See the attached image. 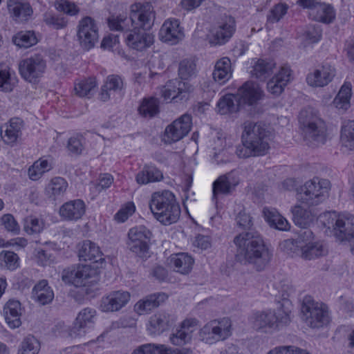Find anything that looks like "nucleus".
I'll list each match as a JSON object with an SVG mask.
<instances>
[{
  "mask_svg": "<svg viewBox=\"0 0 354 354\" xmlns=\"http://www.w3.org/2000/svg\"><path fill=\"white\" fill-rule=\"evenodd\" d=\"M234 243L236 247V259L241 263H252L258 270H261L270 260L269 250L257 231L239 234L234 238Z\"/></svg>",
  "mask_w": 354,
  "mask_h": 354,
  "instance_id": "f257e3e1",
  "label": "nucleus"
},
{
  "mask_svg": "<svg viewBox=\"0 0 354 354\" xmlns=\"http://www.w3.org/2000/svg\"><path fill=\"white\" fill-rule=\"evenodd\" d=\"M270 131L264 124L247 120L243 124L242 145L236 147L239 158H247L266 155L270 149Z\"/></svg>",
  "mask_w": 354,
  "mask_h": 354,
  "instance_id": "f03ea898",
  "label": "nucleus"
},
{
  "mask_svg": "<svg viewBox=\"0 0 354 354\" xmlns=\"http://www.w3.org/2000/svg\"><path fill=\"white\" fill-rule=\"evenodd\" d=\"M155 19V13L151 4L136 3L131 6L129 17L120 15L111 17L108 20L109 26L112 30L128 32L134 28H151Z\"/></svg>",
  "mask_w": 354,
  "mask_h": 354,
  "instance_id": "7ed1b4c3",
  "label": "nucleus"
},
{
  "mask_svg": "<svg viewBox=\"0 0 354 354\" xmlns=\"http://www.w3.org/2000/svg\"><path fill=\"white\" fill-rule=\"evenodd\" d=\"M149 206L154 217L165 225L177 222L180 218L179 204L174 194L169 190L154 192Z\"/></svg>",
  "mask_w": 354,
  "mask_h": 354,
  "instance_id": "20e7f679",
  "label": "nucleus"
},
{
  "mask_svg": "<svg viewBox=\"0 0 354 354\" xmlns=\"http://www.w3.org/2000/svg\"><path fill=\"white\" fill-rule=\"evenodd\" d=\"M299 121L304 138L315 146L324 145L327 139V127L319 115L312 111L304 110L299 113Z\"/></svg>",
  "mask_w": 354,
  "mask_h": 354,
  "instance_id": "39448f33",
  "label": "nucleus"
},
{
  "mask_svg": "<svg viewBox=\"0 0 354 354\" xmlns=\"http://www.w3.org/2000/svg\"><path fill=\"white\" fill-rule=\"evenodd\" d=\"M329 189V180L314 178L300 187L297 199L308 206L317 205L324 200Z\"/></svg>",
  "mask_w": 354,
  "mask_h": 354,
  "instance_id": "423d86ee",
  "label": "nucleus"
},
{
  "mask_svg": "<svg viewBox=\"0 0 354 354\" xmlns=\"http://www.w3.org/2000/svg\"><path fill=\"white\" fill-rule=\"evenodd\" d=\"M301 310L303 319L311 328H321L329 322L327 306L310 296L304 297Z\"/></svg>",
  "mask_w": 354,
  "mask_h": 354,
  "instance_id": "0eeeda50",
  "label": "nucleus"
},
{
  "mask_svg": "<svg viewBox=\"0 0 354 354\" xmlns=\"http://www.w3.org/2000/svg\"><path fill=\"white\" fill-rule=\"evenodd\" d=\"M232 322L229 318L214 319L207 323L199 332V338L206 344H212L228 338L232 333Z\"/></svg>",
  "mask_w": 354,
  "mask_h": 354,
  "instance_id": "6e6552de",
  "label": "nucleus"
},
{
  "mask_svg": "<svg viewBox=\"0 0 354 354\" xmlns=\"http://www.w3.org/2000/svg\"><path fill=\"white\" fill-rule=\"evenodd\" d=\"M288 312L279 308L276 312L272 310L259 311L253 314L252 323L256 329L276 328L290 322Z\"/></svg>",
  "mask_w": 354,
  "mask_h": 354,
  "instance_id": "1a4fd4ad",
  "label": "nucleus"
},
{
  "mask_svg": "<svg viewBox=\"0 0 354 354\" xmlns=\"http://www.w3.org/2000/svg\"><path fill=\"white\" fill-rule=\"evenodd\" d=\"M46 62L40 54H34L19 62L21 77L29 82H36L46 71Z\"/></svg>",
  "mask_w": 354,
  "mask_h": 354,
  "instance_id": "9d476101",
  "label": "nucleus"
},
{
  "mask_svg": "<svg viewBox=\"0 0 354 354\" xmlns=\"http://www.w3.org/2000/svg\"><path fill=\"white\" fill-rule=\"evenodd\" d=\"M194 88L187 82L178 79L168 81L160 91V95L165 100H170L171 102L178 103L183 100H187Z\"/></svg>",
  "mask_w": 354,
  "mask_h": 354,
  "instance_id": "9b49d317",
  "label": "nucleus"
},
{
  "mask_svg": "<svg viewBox=\"0 0 354 354\" xmlns=\"http://www.w3.org/2000/svg\"><path fill=\"white\" fill-rule=\"evenodd\" d=\"M151 238V232L143 225L136 226L128 232V248L139 257H145Z\"/></svg>",
  "mask_w": 354,
  "mask_h": 354,
  "instance_id": "f8f14e48",
  "label": "nucleus"
},
{
  "mask_svg": "<svg viewBox=\"0 0 354 354\" xmlns=\"http://www.w3.org/2000/svg\"><path fill=\"white\" fill-rule=\"evenodd\" d=\"M77 36L82 48L88 50L98 41V27L93 19L86 17L79 21Z\"/></svg>",
  "mask_w": 354,
  "mask_h": 354,
  "instance_id": "ddd939ff",
  "label": "nucleus"
},
{
  "mask_svg": "<svg viewBox=\"0 0 354 354\" xmlns=\"http://www.w3.org/2000/svg\"><path fill=\"white\" fill-rule=\"evenodd\" d=\"M192 117L189 114H184L168 125L164 134V141L166 143H172L183 139L192 129Z\"/></svg>",
  "mask_w": 354,
  "mask_h": 354,
  "instance_id": "4468645a",
  "label": "nucleus"
},
{
  "mask_svg": "<svg viewBox=\"0 0 354 354\" xmlns=\"http://www.w3.org/2000/svg\"><path fill=\"white\" fill-rule=\"evenodd\" d=\"M96 311L90 308H86L81 310L69 328L68 335L71 338H80L84 337L87 331L93 327Z\"/></svg>",
  "mask_w": 354,
  "mask_h": 354,
  "instance_id": "2eb2a0df",
  "label": "nucleus"
},
{
  "mask_svg": "<svg viewBox=\"0 0 354 354\" xmlns=\"http://www.w3.org/2000/svg\"><path fill=\"white\" fill-rule=\"evenodd\" d=\"M336 70L328 63H323L306 76L308 85L312 87H324L334 78Z\"/></svg>",
  "mask_w": 354,
  "mask_h": 354,
  "instance_id": "dca6fc26",
  "label": "nucleus"
},
{
  "mask_svg": "<svg viewBox=\"0 0 354 354\" xmlns=\"http://www.w3.org/2000/svg\"><path fill=\"white\" fill-rule=\"evenodd\" d=\"M235 95L238 99L237 102H239L241 105L252 106L263 97V92L258 84L247 81L239 88Z\"/></svg>",
  "mask_w": 354,
  "mask_h": 354,
  "instance_id": "f3484780",
  "label": "nucleus"
},
{
  "mask_svg": "<svg viewBox=\"0 0 354 354\" xmlns=\"http://www.w3.org/2000/svg\"><path fill=\"white\" fill-rule=\"evenodd\" d=\"M130 297L127 291H113L102 298L100 308L104 313L118 311L129 302Z\"/></svg>",
  "mask_w": 354,
  "mask_h": 354,
  "instance_id": "a211bd4d",
  "label": "nucleus"
},
{
  "mask_svg": "<svg viewBox=\"0 0 354 354\" xmlns=\"http://www.w3.org/2000/svg\"><path fill=\"white\" fill-rule=\"evenodd\" d=\"M150 28H134L126 37V42L129 47L136 50H143L149 48L153 43L154 36L147 32Z\"/></svg>",
  "mask_w": 354,
  "mask_h": 354,
  "instance_id": "6ab92c4d",
  "label": "nucleus"
},
{
  "mask_svg": "<svg viewBox=\"0 0 354 354\" xmlns=\"http://www.w3.org/2000/svg\"><path fill=\"white\" fill-rule=\"evenodd\" d=\"M234 31V22L229 18L212 26L209 33V42L214 45H223L229 41Z\"/></svg>",
  "mask_w": 354,
  "mask_h": 354,
  "instance_id": "aec40b11",
  "label": "nucleus"
},
{
  "mask_svg": "<svg viewBox=\"0 0 354 354\" xmlns=\"http://www.w3.org/2000/svg\"><path fill=\"white\" fill-rule=\"evenodd\" d=\"M3 315L10 328H19L21 325L22 315V308L19 301L9 299L4 305Z\"/></svg>",
  "mask_w": 354,
  "mask_h": 354,
  "instance_id": "412c9836",
  "label": "nucleus"
},
{
  "mask_svg": "<svg viewBox=\"0 0 354 354\" xmlns=\"http://www.w3.org/2000/svg\"><path fill=\"white\" fill-rule=\"evenodd\" d=\"M159 36L164 42L171 44L178 43L183 36L179 21L177 19L165 21L160 30Z\"/></svg>",
  "mask_w": 354,
  "mask_h": 354,
  "instance_id": "4be33fe9",
  "label": "nucleus"
},
{
  "mask_svg": "<svg viewBox=\"0 0 354 354\" xmlns=\"http://www.w3.org/2000/svg\"><path fill=\"white\" fill-rule=\"evenodd\" d=\"M85 211L84 201L77 199L64 203L59 208V215L66 221H77L82 217Z\"/></svg>",
  "mask_w": 354,
  "mask_h": 354,
  "instance_id": "5701e85b",
  "label": "nucleus"
},
{
  "mask_svg": "<svg viewBox=\"0 0 354 354\" xmlns=\"http://www.w3.org/2000/svg\"><path fill=\"white\" fill-rule=\"evenodd\" d=\"M8 12L16 21H26L32 14L29 3L24 0H7Z\"/></svg>",
  "mask_w": 354,
  "mask_h": 354,
  "instance_id": "b1692460",
  "label": "nucleus"
},
{
  "mask_svg": "<svg viewBox=\"0 0 354 354\" xmlns=\"http://www.w3.org/2000/svg\"><path fill=\"white\" fill-rule=\"evenodd\" d=\"M168 296L164 292H156L149 295L138 301L134 306L135 311L139 315L149 313L153 308L164 303Z\"/></svg>",
  "mask_w": 354,
  "mask_h": 354,
  "instance_id": "393cba45",
  "label": "nucleus"
},
{
  "mask_svg": "<svg viewBox=\"0 0 354 354\" xmlns=\"http://www.w3.org/2000/svg\"><path fill=\"white\" fill-rule=\"evenodd\" d=\"M174 321V315L166 312H158L150 317L147 329L151 334L162 333L171 326Z\"/></svg>",
  "mask_w": 354,
  "mask_h": 354,
  "instance_id": "a878e982",
  "label": "nucleus"
},
{
  "mask_svg": "<svg viewBox=\"0 0 354 354\" xmlns=\"http://www.w3.org/2000/svg\"><path fill=\"white\" fill-rule=\"evenodd\" d=\"M239 184L238 177L234 171L221 176L213 183V198L218 194H228Z\"/></svg>",
  "mask_w": 354,
  "mask_h": 354,
  "instance_id": "bb28decb",
  "label": "nucleus"
},
{
  "mask_svg": "<svg viewBox=\"0 0 354 354\" xmlns=\"http://www.w3.org/2000/svg\"><path fill=\"white\" fill-rule=\"evenodd\" d=\"M313 238V232L308 229L301 231L297 239H287L281 244L282 249L288 254L301 257V248L305 241L310 240Z\"/></svg>",
  "mask_w": 354,
  "mask_h": 354,
  "instance_id": "cd10ccee",
  "label": "nucleus"
},
{
  "mask_svg": "<svg viewBox=\"0 0 354 354\" xmlns=\"http://www.w3.org/2000/svg\"><path fill=\"white\" fill-rule=\"evenodd\" d=\"M290 70L287 66H282L280 71L268 82L267 88L274 95H279L290 81Z\"/></svg>",
  "mask_w": 354,
  "mask_h": 354,
  "instance_id": "c85d7f7f",
  "label": "nucleus"
},
{
  "mask_svg": "<svg viewBox=\"0 0 354 354\" xmlns=\"http://www.w3.org/2000/svg\"><path fill=\"white\" fill-rule=\"evenodd\" d=\"M32 299L42 306L52 302L54 292L46 280H41L35 284L32 290Z\"/></svg>",
  "mask_w": 354,
  "mask_h": 354,
  "instance_id": "c756f323",
  "label": "nucleus"
},
{
  "mask_svg": "<svg viewBox=\"0 0 354 354\" xmlns=\"http://www.w3.org/2000/svg\"><path fill=\"white\" fill-rule=\"evenodd\" d=\"M78 257L81 261L98 262L102 260V253L95 243L85 240L79 244Z\"/></svg>",
  "mask_w": 354,
  "mask_h": 354,
  "instance_id": "7c9ffc66",
  "label": "nucleus"
},
{
  "mask_svg": "<svg viewBox=\"0 0 354 354\" xmlns=\"http://www.w3.org/2000/svg\"><path fill=\"white\" fill-rule=\"evenodd\" d=\"M334 235L342 242L354 239V217L341 216L334 230Z\"/></svg>",
  "mask_w": 354,
  "mask_h": 354,
  "instance_id": "2f4dec72",
  "label": "nucleus"
},
{
  "mask_svg": "<svg viewBox=\"0 0 354 354\" xmlns=\"http://www.w3.org/2000/svg\"><path fill=\"white\" fill-rule=\"evenodd\" d=\"M23 121L18 118H12L9 124H6L1 129V138L7 144L15 143L21 135Z\"/></svg>",
  "mask_w": 354,
  "mask_h": 354,
  "instance_id": "473e14b6",
  "label": "nucleus"
},
{
  "mask_svg": "<svg viewBox=\"0 0 354 354\" xmlns=\"http://www.w3.org/2000/svg\"><path fill=\"white\" fill-rule=\"evenodd\" d=\"M232 75L231 61L228 57H223L218 59L214 66L212 77L215 82L219 84L227 82Z\"/></svg>",
  "mask_w": 354,
  "mask_h": 354,
  "instance_id": "72a5a7b5",
  "label": "nucleus"
},
{
  "mask_svg": "<svg viewBox=\"0 0 354 354\" xmlns=\"http://www.w3.org/2000/svg\"><path fill=\"white\" fill-rule=\"evenodd\" d=\"M124 88L123 80L119 75H109L104 85L101 87L99 99L102 102L108 101L111 97V92H120Z\"/></svg>",
  "mask_w": 354,
  "mask_h": 354,
  "instance_id": "f704fd0d",
  "label": "nucleus"
},
{
  "mask_svg": "<svg viewBox=\"0 0 354 354\" xmlns=\"http://www.w3.org/2000/svg\"><path fill=\"white\" fill-rule=\"evenodd\" d=\"M163 178L162 173L153 165H145L137 174L136 180L139 185H146L160 181Z\"/></svg>",
  "mask_w": 354,
  "mask_h": 354,
  "instance_id": "c9c22d12",
  "label": "nucleus"
},
{
  "mask_svg": "<svg viewBox=\"0 0 354 354\" xmlns=\"http://www.w3.org/2000/svg\"><path fill=\"white\" fill-rule=\"evenodd\" d=\"M276 64L272 59H259L254 64L250 73L261 81L266 80L273 73Z\"/></svg>",
  "mask_w": 354,
  "mask_h": 354,
  "instance_id": "e433bc0d",
  "label": "nucleus"
},
{
  "mask_svg": "<svg viewBox=\"0 0 354 354\" xmlns=\"http://www.w3.org/2000/svg\"><path fill=\"white\" fill-rule=\"evenodd\" d=\"M68 187L67 181L62 177H55L51 179L46 187V196L53 200L64 194Z\"/></svg>",
  "mask_w": 354,
  "mask_h": 354,
  "instance_id": "4c0bfd02",
  "label": "nucleus"
},
{
  "mask_svg": "<svg viewBox=\"0 0 354 354\" xmlns=\"http://www.w3.org/2000/svg\"><path fill=\"white\" fill-rule=\"evenodd\" d=\"M170 263L174 267L176 272L187 274L192 270L194 259L187 254L179 253L171 256Z\"/></svg>",
  "mask_w": 354,
  "mask_h": 354,
  "instance_id": "58836bf2",
  "label": "nucleus"
},
{
  "mask_svg": "<svg viewBox=\"0 0 354 354\" xmlns=\"http://www.w3.org/2000/svg\"><path fill=\"white\" fill-rule=\"evenodd\" d=\"M263 213L266 221L269 225L281 231H287L290 228V224L288 221L279 214L275 209H270L265 207Z\"/></svg>",
  "mask_w": 354,
  "mask_h": 354,
  "instance_id": "ea45409f",
  "label": "nucleus"
},
{
  "mask_svg": "<svg viewBox=\"0 0 354 354\" xmlns=\"http://www.w3.org/2000/svg\"><path fill=\"white\" fill-rule=\"evenodd\" d=\"M237 100L235 94L230 93L223 96L217 102L218 112L222 115L237 112L241 106Z\"/></svg>",
  "mask_w": 354,
  "mask_h": 354,
  "instance_id": "a19ab883",
  "label": "nucleus"
},
{
  "mask_svg": "<svg viewBox=\"0 0 354 354\" xmlns=\"http://www.w3.org/2000/svg\"><path fill=\"white\" fill-rule=\"evenodd\" d=\"M327 250L319 243L304 242L301 257L305 260H313L326 255Z\"/></svg>",
  "mask_w": 354,
  "mask_h": 354,
  "instance_id": "79ce46f5",
  "label": "nucleus"
},
{
  "mask_svg": "<svg viewBox=\"0 0 354 354\" xmlns=\"http://www.w3.org/2000/svg\"><path fill=\"white\" fill-rule=\"evenodd\" d=\"M340 142L348 150H354V120H347L342 123Z\"/></svg>",
  "mask_w": 354,
  "mask_h": 354,
  "instance_id": "37998d69",
  "label": "nucleus"
},
{
  "mask_svg": "<svg viewBox=\"0 0 354 354\" xmlns=\"http://www.w3.org/2000/svg\"><path fill=\"white\" fill-rule=\"evenodd\" d=\"M292 213L295 225L302 228H306L313 221L315 217L310 210L304 209L301 205L295 206Z\"/></svg>",
  "mask_w": 354,
  "mask_h": 354,
  "instance_id": "c03bdc74",
  "label": "nucleus"
},
{
  "mask_svg": "<svg viewBox=\"0 0 354 354\" xmlns=\"http://www.w3.org/2000/svg\"><path fill=\"white\" fill-rule=\"evenodd\" d=\"M12 41L19 48H28L37 44L38 39L34 31L21 30L12 37Z\"/></svg>",
  "mask_w": 354,
  "mask_h": 354,
  "instance_id": "a18cd8bd",
  "label": "nucleus"
},
{
  "mask_svg": "<svg viewBox=\"0 0 354 354\" xmlns=\"http://www.w3.org/2000/svg\"><path fill=\"white\" fill-rule=\"evenodd\" d=\"M311 19L324 24H330L335 19V14L333 8L324 2H321Z\"/></svg>",
  "mask_w": 354,
  "mask_h": 354,
  "instance_id": "49530a36",
  "label": "nucleus"
},
{
  "mask_svg": "<svg viewBox=\"0 0 354 354\" xmlns=\"http://www.w3.org/2000/svg\"><path fill=\"white\" fill-rule=\"evenodd\" d=\"M159 104V100L156 97L145 98L138 108V111L141 115L145 118H152L158 113Z\"/></svg>",
  "mask_w": 354,
  "mask_h": 354,
  "instance_id": "de8ad7c7",
  "label": "nucleus"
},
{
  "mask_svg": "<svg viewBox=\"0 0 354 354\" xmlns=\"http://www.w3.org/2000/svg\"><path fill=\"white\" fill-rule=\"evenodd\" d=\"M351 96V86L350 84H344L340 88L339 93L333 100V104L339 110L343 111L347 110L350 106V98Z\"/></svg>",
  "mask_w": 354,
  "mask_h": 354,
  "instance_id": "09e8293b",
  "label": "nucleus"
},
{
  "mask_svg": "<svg viewBox=\"0 0 354 354\" xmlns=\"http://www.w3.org/2000/svg\"><path fill=\"white\" fill-rule=\"evenodd\" d=\"M97 86L95 77H89L79 81L75 84L74 91L79 97H88L93 95L94 90Z\"/></svg>",
  "mask_w": 354,
  "mask_h": 354,
  "instance_id": "8fccbe9b",
  "label": "nucleus"
},
{
  "mask_svg": "<svg viewBox=\"0 0 354 354\" xmlns=\"http://www.w3.org/2000/svg\"><path fill=\"white\" fill-rule=\"evenodd\" d=\"M19 266L18 255L12 251L3 250L0 253V267L10 270H16Z\"/></svg>",
  "mask_w": 354,
  "mask_h": 354,
  "instance_id": "3c124183",
  "label": "nucleus"
},
{
  "mask_svg": "<svg viewBox=\"0 0 354 354\" xmlns=\"http://www.w3.org/2000/svg\"><path fill=\"white\" fill-rule=\"evenodd\" d=\"M40 344L33 336L29 335L21 342L17 354H38Z\"/></svg>",
  "mask_w": 354,
  "mask_h": 354,
  "instance_id": "603ef678",
  "label": "nucleus"
},
{
  "mask_svg": "<svg viewBox=\"0 0 354 354\" xmlns=\"http://www.w3.org/2000/svg\"><path fill=\"white\" fill-rule=\"evenodd\" d=\"M51 168L50 165L46 160L39 159L28 169V176L32 180L39 179L42 175L49 171Z\"/></svg>",
  "mask_w": 354,
  "mask_h": 354,
  "instance_id": "864d4df0",
  "label": "nucleus"
},
{
  "mask_svg": "<svg viewBox=\"0 0 354 354\" xmlns=\"http://www.w3.org/2000/svg\"><path fill=\"white\" fill-rule=\"evenodd\" d=\"M16 81L11 77L9 68L5 64H0V88L3 91H12Z\"/></svg>",
  "mask_w": 354,
  "mask_h": 354,
  "instance_id": "5fc2aeb1",
  "label": "nucleus"
},
{
  "mask_svg": "<svg viewBox=\"0 0 354 354\" xmlns=\"http://www.w3.org/2000/svg\"><path fill=\"white\" fill-rule=\"evenodd\" d=\"M178 75L182 80H188L196 75V65L193 60L184 59L180 62Z\"/></svg>",
  "mask_w": 354,
  "mask_h": 354,
  "instance_id": "6e6d98bb",
  "label": "nucleus"
},
{
  "mask_svg": "<svg viewBox=\"0 0 354 354\" xmlns=\"http://www.w3.org/2000/svg\"><path fill=\"white\" fill-rule=\"evenodd\" d=\"M24 229L28 234H39L44 229V223L41 219L30 216L24 219Z\"/></svg>",
  "mask_w": 354,
  "mask_h": 354,
  "instance_id": "4d7b16f0",
  "label": "nucleus"
},
{
  "mask_svg": "<svg viewBox=\"0 0 354 354\" xmlns=\"http://www.w3.org/2000/svg\"><path fill=\"white\" fill-rule=\"evenodd\" d=\"M66 147L71 153L80 155L84 150L85 139L81 135L71 137L68 140Z\"/></svg>",
  "mask_w": 354,
  "mask_h": 354,
  "instance_id": "13d9d810",
  "label": "nucleus"
},
{
  "mask_svg": "<svg viewBox=\"0 0 354 354\" xmlns=\"http://www.w3.org/2000/svg\"><path fill=\"white\" fill-rule=\"evenodd\" d=\"M341 216H337L335 212H326L320 214L317 220L319 223L327 229L335 230L337 225V221H339Z\"/></svg>",
  "mask_w": 354,
  "mask_h": 354,
  "instance_id": "bf43d9fd",
  "label": "nucleus"
},
{
  "mask_svg": "<svg viewBox=\"0 0 354 354\" xmlns=\"http://www.w3.org/2000/svg\"><path fill=\"white\" fill-rule=\"evenodd\" d=\"M44 21L46 25L56 30L65 28L68 24V20L66 17L50 13L45 14Z\"/></svg>",
  "mask_w": 354,
  "mask_h": 354,
  "instance_id": "052dcab7",
  "label": "nucleus"
},
{
  "mask_svg": "<svg viewBox=\"0 0 354 354\" xmlns=\"http://www.w3.org/2000/svg\"><path fill=\"white\" fill-rule=\"evenodd\" d=\"M95 273V271L89 266L77 265V279L76 287L85 286L86 281Z\"/></svg>",
  "mask_w": 354,
  "mask_h": 354,
  "instance_id": "680f3d73",
  "label": "nucleus"
},
{
  "mask_svg": "<svg viewBox=\"0 0 354 354\" xmlns=\"http://www.w3.org/2000/svg\"><path fill=\"white\" fill-rule=\"evenodd\" d=\"M1 222L8 232H12L14 234L19 233L20 227L12 214H4L1 218Z\"/></svg>",
  "mask_w": 354,
  "mask_h": 354,
  "instance_id": "e2e57ef3",
  "label": "nucleus"
},
{
  "mask_svg": "<svg viewBox=\"0 0 354 354\" xmlns=\"http://www.w3.org/2000/svg\"><path fill=\"white\" fill-rule=\"evenodd\" d=\"M56 8L57 10L71 16L77 15L80 11V9L75 3L67 0L57 1Z\"/></svg>",
  "mask_w": 354,
  "mask_h": 354,
  "instance_id": "0e129e2a",
  "label": "nucleus"
},
{
  "mask_svg": "<svg viewBox=\"0 0 354 354\" xmlns=\"http://www.w3.org/2000/svg\"><path fill=\"white\" fill-rule=\"evenodd\" d=\"M288 6L286 4L279 3L276 5L267 17L268 21L270 23L279 21L287 12Z\"/></svg>",
  "mask_w": 354,
  "mask_h": 354,
  "instance_id": "69168bd1",
  "label": "nucleus"
},
{
  "mask_svg": "<svg viewBox=\"0 0 354 354\" xmlns=\"http://www.w3.org/2000/svg\"><path fill=\"white\" fill-rule=\"evenodd\" d=\"M162 344H146L139 346L132 354H161Z\"/></svg>",
  "mask_w": 354,
  "mask_h": 354,
  "instance_id": "338daca9",
  "label": "nucleus"
},
{
  "mask_svg": "<svg viewBox=\"0 0 354 354\" xmlns=\"http://www.w3.org/2000/svg\"><path fill=\"white\" fill-rule=\"evenodd\" d=\"M267 354H309V353L294 346H286L276 347Z\"/></svg>",
  "mask_w": 354,
  "mask_h": 354,
  "instance_id": "774afa93",
  "label": "nucleus"
}]
</instances>
